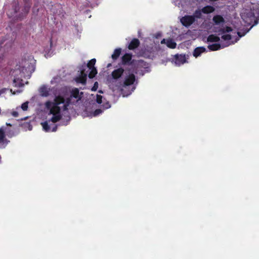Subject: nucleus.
Returning <instances> with one entry per match:
<instances>
[{"instance_id": "obj_23", "label": "nucleus", "mask_w": 259, "mask_h": 259, "mask_svg": "<svg viewBox=\"0 0 259 259\" xmlns=\"http://www.w3.org/2000/svg\"><path fill=\"white\" fill-rule=\"evenodd\" d=\"M89 72L88 76L90 78H93L97 74V70L96 68H91Z\"/></svg>"}, {"instance_id": "obj_22", "label": "nucleus", "mask_w": 259, "mask_h": 259, "mask_svg": "<svg viewBox=\"0 0 259 259\" xmlns=\"http://www.w3.org/2000/svg\"><path fill=\"white\" fill-rule=\"evenodd\" d=\"M13 83L15 87H21L23 86V80L19 78H15L13 80Z\"/></svg>"}, {"instance_id": "obj_41", "label": "nucleus", "mask_w": 259, "mask_h": 259, "mask_svg": "<svg viewBox=\"0 0 259 259\" xmlns=\"http://www.w3.org/2000/svg\"><path fill=\"white\" fill-rule=\"evenodd\" d=\"M257 23H258V20L257 19L255 20L254 21V24L252 25L251 27H253V26L256 25Z\"/></svg>"}, {"instance_id": "obj_35", "label": "nucleus", "mask_w": 259, "mask_h": 259, "mask_svg": "<svg viewBox=\"0 0 259 259\" xmlns=\"http://www.w3.org/2000/svg\"><path fill=\"white\" fill-rule=\"evenodd\" d=\"M97 87H98V82H96L94 83V87L92 88V91H96V90H97Z\"/></svg>"}, {"instance_id": "obj_16", "label": "nucleus", "mask_w": 259, "mask_h": 259, "mask_svg": "<svg viewBox=\"0 0 259 259\" xmlns=\"http://www.w3.org/2000/svg\"><path fill=\"white\" fill-rule=\"evenodd\" d=\"M39 93L43 97H48L49 95V90L45 85H43L39 89Z\"/></svg>"}, {"instance_id": "obj_8", "label": "nucleus", "mask_w": 259, "mask_h": 259, "mask_svg": "<svg viewBox=\"0 0 259 259\" xmlns=\"http://www.w3.org/2000/svg\"><path fill=\"white\" fill-rule=\"evenodd\" d=\"M124 71V70L121 67L114 70L111 73L112 78L114 80H118L122 76Z\"/></svg>"}, {"instance_id": "obj_26", "label": "nucleus", "mask_w": 259, "mask_h": 259, "mask_svg": "<svg viewBox=\"0 0 259 259\" xmlns=\"http://www.w3.org/2000/svg\"><path fill=\"white\" fill-rule=\"evenodd\" d=\"M41 125L42 126L43 129L47 132H49L51 131V128L50 125L48 124L47 121H45L41 123Z\"/></svg>"}, {"instance_id": "obj_10", "label": "nucleus", "mask_w": 259, "mask_h": 259, "mask_svg": "<svg viewBox=\"0 0 259 259\" xmlns=\"http://www.w3.org/2000/svg\"><path fill=\"white\" fill-rule=\"evenodd\" d=\"M140 42L138 38H133L128 46V49L130 50H134L140 46Z\"/></svg>"}, {"instance_id": "obj_9", "label": "nucleus", "mask_w": 259, "mask_h": 259, "mask_svg": "<svg viewBox=\"0 0 259 259\" xmlns=\"http://www.w3.org/2000/svg\"><path fill=\"white\" fill-rule=\"evenodd\" d=\"M132 55L129 53L125 54L121 58V63L123 65H132Z\"/></svg>"}, {"instance_id": "obj_21", "label": "nucleus", "mask_w": 259, "mask_h": 259, "mask_svg": "<svg viewBox=\"0 0 259 259\" xmlns=\"http://www.w3.org/2000/svg\"><path fill=\"white\" fill-rule=\"evenodd\" d=\"M121 52V49L120 48L116 49L113 54L112 55V58L113 60H116L120 56Z\"/></svg>"}, {"instance_id": "obj_18", "label": "nucleus", "mask_w": 259, "mask_h": 259, "mask_svg": "<svg viewBox=\"0 0 259 259\" xmlns=\"http://www.w3.org/2000/svg\"><path fill=\"white\" fill-rule=\"evenodd\" d=\"M207 40L208 42H218L220 40V38L215 35L210 34L208 36Z\"/></svg>"}, {"instance_id": "obj_25", "label": "nucleus", "mask_w": 259, "mask_h": 259, "mask_svg": "<svg viewBox=\"0 0 259 259\" xmlns=\"http://www.w3.org/2000/svg\"><path fill=\"white\" fill-rule=\"evenodd\" d=\"M232 28L231 27H229V26H226L224 28H221L219 32L220 33V34H224L225 33H226V32H231L232 31Z\"/></svg>"}, {"instance_id": "obj_12", "label": "nucleus", "mask_w": 259, "mask_h": 259, "mask_svg": "<svg viewBox=\"0 0 259 259\" xmlns=\"http://www.w3.org/2000/svg\"><path fill=\"white\" fill-rule=\"evenodd\" d=\"M206 52V48L204 47H199L196 48L193 52V55L195 58L200 56L203 53Z\"/></svg>"}, {"instance_id": "obj_2", "label": "nucleus", "mask_w": 259, "mask_h": 259, "mask_svg": "<svg viewBox=\"0 0 259 259\" xmlns=\"http://www.w3.org/2000/svg\"><path fill=\"white\" fill-rule=\"evenodd\" d=\"M68 95L69 91L68 89L66 87L62 88L60 90L59 94L55 96L54 101L52 102L58 106L63 104L65 101V97Z\"/></svg>"}, {"instance_id": "obj_34", "label": "nucleus", "mask_w": 259, "mask_h": 259, "mask_svg": "<svg viewBox=\"0 0 259 259\" xmlns=\"http://www.w3.org/2000/svg\"><path fill=\"white\" fill-rule=\"evenodd\" d=\"M71 98H72L70 96L68 98H67L65 99L64 103L67 104V105H69L71 103Z\"/></svg>"}, {"instance_id": "obj_20", "label": "nucleus", "mask_w": 259, "mask_h": 259, "mask_svg": "<svg viewBox=\"0 0 259 259\" xmlns=\"http://www.w3.org/2000/svg\"><path fill=\"white\" fill-rule=\"evenodd\" d=\"M208 48L210 51H214L220 50L221 48V46L220 44H213L208 45Z\"/></svg>"}, {"instance_id": "obj_39", "label": "nucleus", "mask_w": 259, "mask_h": 259, "mask_svg": "<svg viewBox=\"0 0 259 259\" xmlns=\"http://www.w3.org/2000/svg\"><path fill=\"white\" fill-rule=\"evenodd\" d=\"M57 129V126L56 125H54V126L53 127L52 130H51L52 132H56Z\"/></svg>"}, {"instance_id": "obj_1", "label": "nucleus", "mask_w": 259, "mask_h": 259, "mask_svg": "<svg viewBox=\"0 0 259 259\" xmlns=\"http://www.w3.org/2000/svg\"><path fill=\"white\" fill-rule=\"evenodd\" d=\"M136 80V76L133 73H130L127 75L123 82L120 81L119 82V84L117 85L118 89H119L123 96H127L131 94V93L125 94L123 92V88H125L127 86L132 85L134 83Z\"/></svg>"}, {"instance_id": "obj_30", "label": "nucleus", "mask_w": 259, "mask_h": 259, "mask_svg": "<svg viewBox=\"0 0 259 259\" xmlns=\"http://www.w3.org/2000/svg\"><path fill=\"white\" fill-rule=\"evenodd\" d=\"M102 107L104 109H107L110 108L111 105L108 101H106L103 103Z\"/></svg>"}, {"instance_id": "obj_44", "label": "nucleus", "mask_w": 259, "mask_h": 259, "mask_svg": "<svg viewBox=\"0 0 259 259\" xmlns=\"http://www.w3.org/2000/svg\"><path fill=\"white\" fill-rule=\"evenodd\" d=\"M238 35H239V36H242V35H240V32H238Z\"/></svg>"}, {"instance_id": "obj_46", "label": "nucleus", "mask_w": 259, "mask_h": 259, "mask_svg": "<svg viewBox=\"0 0 259 259\" xmlns=\"http://www.w3.org/2000/svg\"><path fill=\"white\" fill-rule=\"evenodd\" d=\"M1 158H2V157H1V156H0V160H1Z\"/></svg>"}, {"instance_id": "obj_33", "label": "nucleus", "mask_w": 259, "mask_h": 259, "mask_svg": "<svg viewBox=\"0 0 259 259\" xmlns=\"http://www.w3.org/2000/svg\"><path fill=\"white\" fill-rule=\"evenodd\" d=\"M103 112V111L100 109H96L94 113H93V115L94 116H96L98 115H99L100 114L102 113Z\"/></svg>"}, {"instance_id": "obj_27", "label": "nucleus", "mask_w": 259, "mask_h": 259, "mask_svg": "<svg viewBox=\"0 0 259 259\" xmlns=\"http://www.w3.org/2000/svg\"><path fill=\"white\" fill-rule=\"evenodd\" d=\"M201 13H202V12L199 10H196L195 12H194V15L193 16H194L195 19V17L197 18H201V17L202 16Z\"/></svg>"}, {"instance_id": "obj_17", "label": "nucleus", "mask_w": 259, "mask_h": 259, "mask_svg": "<svg viewBox=\"0 0 259 259\" xmlns=\"http://www.w3.org/2000/svg\"><path fill=\"white\" fill-rule=\"evenodd\" d=\"M214 11V8L211 6H207L203 7L201 12L204 14H209L213 12Z\"/></svg>"}, {"instance_id": "obj_5", "label": "nucleus", "mask_w": 259, "mask_h": 259, "mask_svg": "<svg viewBox=\"0 0 259 259\" xmlns=\"http://www.w3.org/2000/svg\"><path fill=\"white\" fill-rule=\"evenodd\" d=\"M132 65L135 66L136 67V69L141 68H147L148 67V64L142 60H133L131 62Z\"/></svg>"}, {"instance_id": "obj_31", "label": "nucleus", "mask_w": 259, "mask_h": 259, "mask_svg": "<svg viewBox=\"0 0 259 259\" xmlns=\"http://www.w3.org/2000/svg\"><path fill=\"white\" fill-rule=\"evenodd\" d=\"M139 56H142L144 57H146L147 56H148V55L146 53V51L145 50L143 51V49H141L140 51V52L139 53Z\"/></svg>"}, {"instance_id": "obj_4", "label": "nucleus", "mask_w": 259, "mask_h": 259, "mask_svg": "<svg viewBox=\"0 0 259 259\" xmlns=\"http://www.w3.org/2000/svg\"><path fill=\"white\" fill-rule=\"evenodd\" d=\"M195 21L194 16L191 15L185 16L181 19V22L183 25L186 27H189Z\"/></svg>"}, {"instance_id": "obj_32", "label": "nucleus", "mask_w": 259, "mask_h": 259, "mask_svg": "<svg viewBox=\"0 0 259 259\" xmlns=\"http://www.w3.org/2000/svg\"><path fill=\"white\" fill-rule=\"evenodd\" d=\"M28 102H26L25 103H23L22 105H21V108L24 111H26L28 109Z\"/></svg>"}, {"instance_id": "obj_13", "label": "nucleus", "mask_w": 259, "mask_h": 259, "mask_svg": "<svg viewBox=\"0 0 259 259\" xmlns=\"http://www.w3.org/2000/svg\"><path fill=\"white\" fill-rule=\"evenodd\" d=\"M96 62V60L95 59H92L88 63L87 65L82 66L81 68L83 69H85L87 72H89L91 68H95L94 66Z\"/></svg>"}, {"instance_id": "obj_15", "label": "nucleus", "mask_w": 259, "mask_h": 259, "mask_svg": "<svg viewBox=\"0 0 259 259\" xmlns=\"http://www.w3.org/2000/svg\"><path fill=\"white\" fill-rule=\"evenodd\" d=\"M71 95L70 97L71 98H74L75 99H78V100L81 99V97L79 96V91L77 88H74L70 92Z\"/></svg>"}, {"instance_id": "obj_14", "label": "nucleus", "mask_w": 259, "mask_h": 259, "mask_svg": "<svg viewBox=\"0 0 259 259\" xmlns=\"http://www.w3.org/2000/svg\"><path fill=\"white\" fill-rule=\"evenodd\" d=\"M214 23L216 25L220 24V23H224L225 20L223 16L220 15H215L212 19Z\"/></svg>"}, {"instance_id": "obj_11", "label": "nucleus", "mask_w": 259, "mask_h": 259, "mask_svg": "<svg viewBox=\"0 0 259 259\" xmlns=\"http://www.w3.org/2000/svg\"><path fill=\"white\" fill-rule=\"evenodd\" d=\"M8 143V141L5 139V132L3 129L0 128V144L2 145L0 147L2 148H5Z\"/></svg>"}, {"instance_id": "obj_6", "label": "nucleus", "mask_w": 259, "mask_h": 259, "mask_svg": "<svg viewBox=\"0 0 259 259\" xmlns=\"http://www.w3.org/2000/svg\"><path fill=\"white\" fill-rule=\"evenodd\" d=\"M174 61L177 66H180L186 62V58L184 55L177 54L174 56Z\"/></svg>"}, {"instance_id": "obj_24", "label": "nucleus", "mask_w": 259, "mask_h": 259, "mask_svg": "<svg viewBox=\"0 0 259 259\" xmlns=\"http://www.w3.org/2000/svg\"><path fill=\"white\" fill-rule=\"evenodd\" d=\"M53 115L50 120L53 123H56L59 121L62 117L60 114H53Z\"/></svg>"}, {"instance_id": "obj_37", "label": "nucleus", "mask_w": 259, "mask_h": 259, "mask_svg": "<svg viewBox=\"0 0 259 259\" xmlns=\"http://www.w3.org/2000/svg\"><path fill=\"white\" fill-rule=\"evenodd\" d=\"M30 6H25L24 7L25 11H26V13H27L29 10Z\"/></svg>"}, {"instance_id": "obj_7", "label": "nucleus", "mask_w": 259, "mask_h": 259, "mask_svg": "<svg viewBox=\"0 0 259 259\" xmlns=\"http://www.w3.org/2000/svg\"><path fill=\"white\" fill-rule=\"evenodd\" d=\"M87 71L85 69H83L82 68L80 69V74L78 77L77 78L76 81L82 84H85L87 81V78L88 76Z\"/></svg>"}, {"instance_id": "obj_40", "label": "nucleus", "mask_w": 259, "mask_h": 259, "mask_svg": "<svg viewBox=\"0 0 259 259\" xmlns=\"http://www.w3.org/2000/svg\"><path fill=\"white\" fill-rule=\"evenodd\" d=\"M161 44H166V40L165 39L163 38L161 41Z\"/></svg>"}, {"instance_id": "obj_45", "label": "nucleus", "mask_w": 259, "mask_h": 259, "mask_svg": "<svg viewBox=\"0 0 259 259\" xmlns=\"http://www.w3.org/2000/svg\"><path fill=\"white\" fill-rule=\"evenodd\" d=\"M80 94H81V95H82V94H83V93H82V92H81V93H80Z\"/></svg>"}, {"instance_id": "obj_3", "label": "nucleus", "mask_w": 259, "mask_h": 259, "mask_svg": "<svg viewBox=\"0 0 259 259\" xmlns=\"http://www.w3.org/2000/svg\"><path fill=\"white\" fill-rule=\"evenodd\" d=\"M45 106L47 109L50 110V114H57L60 113V107L54 104L52 102L50 101H47L45 103Z\"/></svg>"}, {"instance_id": "obj_36", "label": "nucleus", "mask_w": 259, "mask_h": 259, "mask_svg": "<svg viewBox=\"0 0 259 259\" xmlns=\"http://www.w3.org/2000/svg\"><path fill=\"white\" fill-rule=\"evenodd\" d=\"M12 115L14 116V117H17L19 115V114H18V112H17V111H13L12 112Z\"/></svg>"}, {"instance_id": "obj_19", "label": "nucleus", "mask_w": 259, "mask_h": 259, "mask_svg": "<svg viewBox=\"0 0 259 259\" xmlns=\"http://www.w3.org/2000/svg\"><path fill=\"white\" fill-rule=\"evenodd\" d=\"M166 46L169 48L175 49L176 48L177 44L174 40L169 38L166 40Z\"/></svg>"}, {"instance_id": "obj_38", "label": "nucleus", "mask_w": 259, "mask_h": 259, "mask_svg": "<svg viewBox=\"0 0 259 259\" xmlns=\"http://www.w3.org/2000/svg\"><path fill=\"white\" fill-rule=\"evenodd\" d=\"M64 105H63V110L64 111H66L68 109V107L69 106V105H67V104H65V103H64Z\"/></svg>"}, {"instance_id": "obj_43", "label": "nucleus", "mask_w": 259, "mask_h": 259, "mask_svg": "<svg viewBox=\"0 0 259 259\" xmlns=\"http://www.w3.org/2000/svg\"><path fill=\"white\" fill-rule=\"evenodd\" d=\"M50 47H52V38L50 39Z\"/></svg>"}, {"instance_id": "obj_29", "label": "nucleus", "mask_w": 259, "mask_h": 259, "mask_svg": "<svg viewBox=\"0 0 259 259\" xmlns=\"http://www.w3.org/2000/svg\"><path fill=\"white\" fill-rule=\"evenodd\" d=\"M222 38L225 40H230L232 38L230 34H224L222 36Z\"/></svg>"}, {"instance_id": "obj_28", "label": "nucleus", "mask_w": 259, "mask_h": 259, "mask_svg": "<svg viewBox=\"0 0 259 259\" xmlns=\"http://www.w3.org/2000/svg\"><path fill=\"white\" fill-rule=\"evenodd\" d=\"M102 99H103L102 96L100 95H97V96H96V102L98 104H101L102 103V102H103Z\"/></svg>"}, {"instance_id": "obj_42", "label": "nucleus", "mask_w": 259, "mask_h": 259, "mask_svg": "<svg viewBox=\"0 0 259 259\" xmlns=\"http://www.w3.org/2000/svg\"><path fill=\"white\" fill-rule=\"evenodd\" d=\"M5 90H6V89H2V90H0V95H1L2 94H3V93H4V92H5Z\"/></svg>"}]
</instances>
